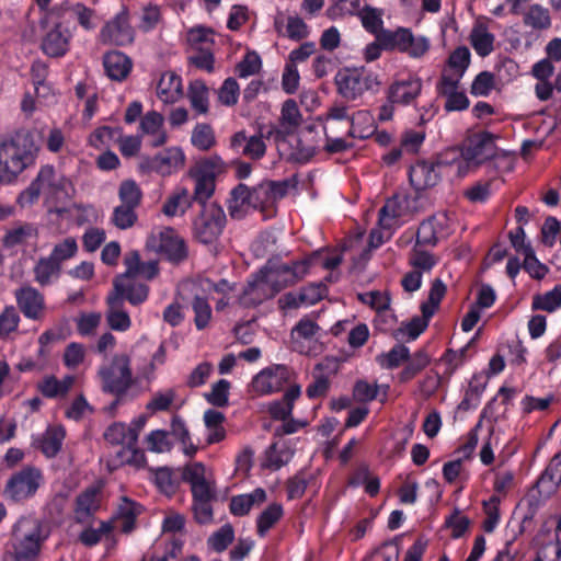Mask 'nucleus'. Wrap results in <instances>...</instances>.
I'll return each mask as SVG.
<instances>
[{
    "label": "nucleus",
    "mask_w": 561,
    "mask_h": 561,
    "mask_svg": "<svg viewBox=\"0 0 561 561\" xmlns=\"http://www.w3.org/2000/svg\"><path fill=\"white\" fill-rule=\"evenodd\" d=\"M104 438L113 445H122L131 448L137 445V434L129 431L124 423H114L107 427Z\"/></svg>",
    "instance_id": "obj_34"
},
{
    "label": "nucleus",
    "mask_w": 561,
    "mask_h": 561,
    "mask_svg": "<svg viewBox=\"0 0 561 561\" xmlns=\"http://www.w3.org/2000/svg\"><path fill=\"white\" fill-rule=\"evenodd\" d=\"M523 250V267L531 277L541 279L546 276L548 268L540 263L533 252V248H520Z\"/></svg>",
    "instance_id": "obj_53"
},
{
    "label": "nucleus",
    "mask_w": 561,
    "mask_h": 561,
    "mask_svg": "<svg viewBox=\"0 0 561 561\" xmlns=\"http://www.w3.org/2000/svg\"><path fill=\"white\" fill-rule=\"evenodd\" d=\"M136 31L130 24L129 10L122 5L121 10L107 21L100 31L103 44L126 46L134 42Z\"/></svg>",
    "instance_id": "obj_13"
},
{
    "label": "nucleus",
    "mask_w": 561,
    "mask_h": 561,
    "mask_svg": "<svg viewBox=\"0 0 561 561\" xmlns=\"http://www.w3.org/2000/svg\"><path fill=\"white\" fill-rule=\"evenodd\" d=\"M100 503L98 500V490L87 489L76 499L75 519L79 524H89L98 512Z\"/></svg>",
    "instance_id": "obj_24"
},
{
    "label": "nucleus",
    "mask_w": 561,
    "mask_h": 561,
    "mask_svg": "<svg viewBox=\"0 0 561 561\" xmlns=\"http://www.w3.org/2000/svg\"><path fill=\"white\" fill-rule=\"evenodd\" d=\"M410 351L402 344L394 345L388 353L379 356V363L388 369L396 368L402 360L409 359Z\"/></svg>",
    "instance_id": "obj_58"
},
{
    "label": "nucleus",
    "mask_w": 561,
    "mask_h": 561,
    "mask_svg": "<svg viewBox=\"0 0 561 561\" xmlns=\"http://www.w3.org/2000/svg\"><path fill=\"white\" fill-rule=\"evenodd\" d=\"M266 500V493L257 488L252 493L236 495L230 501V512L236 516L247 515L254 504H261Z\"/></svg>",
    "instance_id": "obj_30"
},
{
    "label": "nucleus",
    "mask_w": 561,
    "mask_h": 561,
    "mask_svg": "<svg viewBox=\"0 0 561 561\" xmlns=\"http://www.w3.org/2000/svg\"><path fill=\"white\" fill-rule=\"evenodd\" d=\"M192 197L187 188L176 187L165 199L162 213L167 217L183 216L192 206Z\"/></svg>",
    "instance_id": "obj_28"
},
{
    "label": "nucleus",
    "mask_w": 561,
    "mask_h": 561,
    "mask_svg": "<svg viewBox=\"0 0 561 561\" xmlns=\"http://www.w3.org/2000/svg\"><path fill=\"white\" fill-rule=\"evenodd\" d=\"M267 186L271 188V197L273 201V205L275 206L276 202L284 198L289 190H295L298 185V179L296 175H293L283 181H268L266 182Z\"/></svg>",
    "instance_id": "obj_59"
},
{
    "label": "nucleus",
    "mask_w": 561,
    "mask_h": 561,
    "mask_svg": "<svg viewBox=\"0 0 561 561\" xmlns=\"http://www.w3.org/2000/svg\"><path fill=\"white\" fill-rule=\"evenodd\" d=\"M454 165L455 159L449 161L442 157L432 162L417 161L415 164L410 167V184L415 191H423L434 187L440 181L442 175L446 169L453 168Z\"/></svg>",
    "instance_id": "obj_12"
},
{
    "label": "nucleus",
    "mask_w": 561,
    "mask_h": 561,
    "mask_svg": "<svg viewBox=\"0 0 561 561\" xmlns=\"http://www.w3.org/2000/svg\"><path fill=\"white\" fill-rule=\"evenodd\" d=\"M209 90L203 80H194L188 84L187 98L192 108L198 114L209 111Z\"/></svg>",
    "instance_id": "obj_32"
},
{
    "label": "nucleus",
    "mask_w": 561,
    "mask_h": 561,
    "mask_svg": "<svg viewBox=\"0 0 561 561\" xmlns=\"http://www.w3.org/2000/svg\"><path fill=\"white\" fill-rule=\"evenodd\" d=\"M104 392L116 397H124L133 383L130 359L126 354H117L110 365L99 370Z\"/></svg>",
    "instance_id": "obj_9"
},
{
    "label": "nucleus",
    "mask_w": 561,
    "mask_h": 561,
    "mask_svg": "<svg viewBox=\"0 0 561 561\" xmlns=\"http://www.w3.org/2000/svg\"><path fill=\"white\" fill-rule=\"evenodd\" d=\"M283 516V507L278 503L268 505L257 517V534L264 537L270 528H272Z\"/></svg>",
    "instance_id": "obj_41"
},
{
    "label": "nucleus",
    "mask_w": 561,
    "mask_h": 561,
    "mask_svg": "<svg viewBox=\"0 0 561 561\" xmlns=\"http://www.w3.org/2000/svg\"><path fill=\"white\" fill-rule=\"evenodd\" d=\"M19 308L23 314L33 320H38L44 309V297L35 288L24 286L15 291Z\"/></svg>",
    "instance_id": "obj_20"
},
{
    "label": "nucleus",
    "mask_w": 561,
    "mask_h": 561,
    "mask_svg": "<svg viewBox=\"0 0 561 561\" xmlns=\"http://www.w3.org/2000/svg\"><path fill=\"white\" fill-rule=\"evenodd\" d=\"M234 539V530L230 524H225L207 540V545L216 552L225 551Z\"/></svg>",
    "instance_id": "obj_47"
},
{
    "label": "nucleus",
    "mask_w": 561,
    "mask_h": 561,
    "mask_svg": "<svg viewBox=\"0 0 561 561\" xmlns=\"http://www.w3.org/2000/svg\"><path fill=\"white\" fill-rule=\"evenodd\" d=\"M422 87V80L414 76L396 80L388 88L387 100L401 106L410 105L420 95Z\"/></svg>",
    "instance_id": "obj_18"
},
{
    "label": "nucleus",
    "mask_w": 561,
    "mask_h": 561,
    "mask_svg": "<svg viewBox=\"0 0 561 561\" xmlns=\"http://www.w3.org/2000/svg\"><path fill=\"white\" fill-rule=\"evenodd\" d=\"M404 203L405 201L399 196L386 201L378 211V220L370 230L367 245H382L390 241L400 225V219L405 214Z\"/></svg>",
    "instance_id": "obj_7"
},
{
    "label": "nucleus",
    "mask_w": 561,
    "mask_h": 561,
    "mask_svg": "<svg viewBox=\"0 0 561 561\" xmlns=\"http://www.w3.org/2000/svg\"><path fill=\"white\" fill-rule=\"evenodd\" d=\"M337 93L348 102L360 99L366 92L376 93L381 85L379 76L362 68H345L335 76Z\"/></svg>",
    "instance_id": "obj_6"
},
{
    "label": "nucleus",
    "mask_w": 561,
    "mask_h": 561,
    "mask_svg": "<svg viewBox=\"0 0 561 561\" xmlns=\"http://www.w3.org/2000/svg\"><path fill=\"white\" fill-rule=\"evenodd\" d=\"M262 60L255 51L248 53L237 65L236 71L240 78H248L260 71Z\"/></svg>",
    "instance_id": "obj_61"
},
{
    "label": "nucleus",
    "mask_w": 561,
    "mask_h": 561,
    "mask_svg": "<svg viewBox=\"0 0 561 561\" xmlns=\"http://www.w3.org/2000/svg\"><path fill=\"white\" fill-rule=\"evenodd\" d=\"M444 221L445 219L439 220L436 217L424 220L415 233L416 245H436L445 242L448 232L444 227Z\"/></svg>",
    "instance_id": "obj_22"
},
{
    "label": "nucleus",
    "mask_w": 561,
    "mask_h": 561,
    "mask_svg": "<svg viewBox=\"0 0 561 561\" xmlns=\"http://www.w3.org/2000/svg\"><path fill=\"white\" fill-rule=\"evenodd\" d=\"M192 308L195 313L194 322L198 330L207 327L211 318V308L205 298L196 296L192 302Z\"/></svg>",
    "instance_id": "obj_60"
},
{
    "label": "nucleus",
    "mask_w": 561,
    "mask_h": 561,
    "mask_svg": "<svg viewBox=\"0 0 561 561\" xmlns=\"http://www.w3.org/2000/svg\"><path fill=\"white\" fill-rule=\"evenodd\" d=\"M162 21L161 8L158 4L148 2L141 7L138 28L144 33L153 31Z\"/></svg>",
    "instance_id": "obj_36"
},
{
    "label": "nucleus",
    "mask_w": 561,
    "mask_h": 561,
    "mask_svg": "<svg viewBox=\"0 0 561 561\" xmlns=\"http://www.w3.org/2000/svg\"><path fill=\"white\" fill-rule=\"evenodd\" d=\"M164 118L156 112H147L140 121V129L144 134L150 136L149 145L153 148L162 146L167 141V135L161 130Z\"/></svg>",
    "instance_id": "obj_27"
},
{
    "label": "nucleus",
    "mask_w": 561,
    "mask_h": 561,
    "mask_svg": "<svg viewBox=\"0 0 561 561\" xmlns=\"http://www.w3.org/2000/svg\"><path fill=\"white\" fill-rule=\"evenodd\" d=\"M222 170V160L215 156L210 158H206L197 162L195 169L192 171L193 174H197L201 176H207V179H211L215 181L216 175Z\"/></svg>",
    "instance_id": "obj_56"
},
{
    "label": "nucleus",
    "mask_w": 561,
    "mask_h": 561,
    "mask_svg": "<svg viewBox=\"0 0 561 561\" xmlns=\"http://www.w3.org/2000/svg\"><path fill=\"white\" fill-rule=\"evenodd\" d=\"M290 376L284 365L265 368L256 374L251 382V389L256 394H267L279 391Z\"/></svg>",
    "instance_id": "obj_16"
},
{
    "label": "nucleus",
    "mask_w": 561,
    "mask_h": 561,
    "mask_svg": "<svg viewBox=\"0 0 561 561\" xmlns=\"http://www.w3.org/2000/svg\"><path fill=\"white\" fill-rule=\"evenodd\" d=\"M70 191L71 182L53 165L46 164L39 169L28 187L21 193L20 202L22 205H32L42 195L49 213L61 214L65 208L60 205H65L70 199Z\"/></svg>",
    "instance_id": "obj_4"
},
{
    "label": "nucleus",
    "mask_w": 561,
    "mask_h": 561,
    "mask_svg": "<svg viewBox=\"0 0 561 561\" xmlns=\"http://www.w3.org/2000/svg\"><path fill=\"white\" fill-rule=\"evenodd\" d=\"M229 216L232 219L241 220L245 218L254 209L250 187L243 183L234 186L229 194L227 201Z\"/></svg>",
    "instance_id": "obj_19"
},
{
    "label": "nucleus",
    "mask_w": 561,
    "mask_h": 561,
    "mask_svg": "<svg viewBox=\"0 0 561 561\" xmlns=\"http://www.w3.org/2000/svg\"><path fill=\"white\" fill-rule=\"evenodd\" d=\"M191 142L199 150L210 149L216 142L211 126L205 123L197 124L192 130Z\"/></svg>",
    "instance_id": "obj_44"
},
{
    "label": "nucleus",
    "mask_w": 561,
    "mask_h": 561,
    "mask_svg": "<svg viewBox=\"0 0 561 561\" xmlns=\"http://www.w3.org/2000/svg\"><path fill=\"white\" fill-rule=\"evenodd\" d=\"M48 533L43 523L31 516H22L12 526L10 545L15 561H33L41 551Z\"/></svg>",
    "instance_id": "obj_5"
},
{
    "label": "nucleus",
    "mask_w": 561,
    "mask_h": 561,
    "mask_svg": "<svg viewBox=\"0 0 561 561\" xmlns=\"http://www.w3.org/2000/svg\"><path fill=\"white\" fill-rule=\"evenodd\" d=\"M309 34V26L301 18L297 15L288 16L286 24V35L289 39L294 42H300L307 38Z\"/></svg>",
    "instance_id": "obj_57"
},
{
    "label": "nucleus",
    "mask_w": 561,
    "mask_h": 561,
    "mask_svg": "<svg viewBox=\"0 0 561 561\" xmlns=\"http://www.w3.org/2000/svg\"><path fill=\"white\" fill-rule=\"evenodd\" d=\"M42 481L43 476L39 469L30 466L24 467L8 479L3 495L14 503L26 501L36 494Z\"/></svg>",
    "instance_id": "obj_10"
},
{
    "label": "nucleus",
    "mask_w": 561,
    "mask_h": 561,
    "mask_svg": "<svg viewBox=\"0 0 561 561\" xmlns=\"http://www.w3.org/2000/svg\"><path fill=\"white\" fill-rule=\"evenodd\" d=\"M561 484V451L557 453L545 471L540 474L536 489L539 494L550 495L557 491Z\"/></svg>",
    "instance_id": "obj_23"
},
{
    "label": "nucleus",
    "mask_w": 561,
    "mask_h": 561,
    "mask_svg": "<svg viewBox=\"0 0 561 561\" xmlns=\"http://www.w3.org/2000/svg\"><path fill=\"white\" fill-rule=\"evenodd\" d=\"M350 125L347 135L353 138L366 139L375 131L374 117L365 110L353 113L350 117Z\"/></svg>",
    "instance_id": "obj_29"
},
{
    "label": "nucleus",
    "mask_w": 561,
    "mask_h": 561,
    "mask_svg": "<svg viewBox=\"0 0 561 561\" xmlns=\"http://www.w3.org/2000/svg\"><path fill=\"white\" fill-rule=\"evenodd\" d=\"M294 456V450L288 446L278 447L277 443L272 444L265 451L263 466L271 470H278L287 465Z\"/></svg>",
    "instance_id": "obj_35"
},
{
    "label": "nucleus",
    "mask_w": 561,
    "mask_h": 561,
    "mask_svg": "<svg viewBox=\"0 0 561 561\" xmlns=\"http://www.w3.org/2000/svg\"><path fill=\"white\" fill-rule=\"evenodd\" d=\"M75 383L73 376H66L61 380L55 376H47L38 383V390L46 398L64 397Z\"/></svg>",
    "instance_id": "obj_31"
},
{
    "label": "nucleus",
    "mask_w": 561,
    "mask_h": 561,
    "mask_svg": "<svg viewBox=\"0 0 561 561\" xmlns=\"http://www.w3.org/2000/svg\"><path fill=\"white\" fill-rule=\"evenodd\" d=\"M239 94V84L233 78H227L218 91L219 101L227 106L237 104Z\"/></svg>",
    "instance_id": "obj_63"
},
{
    "label": "nucleus",
    "mask_w": 561,
    "mask_h": 561,
    "mask_svg": "<svg viewBox=\"0 0 561 561\" xmlns=\"http://www.w3.org/2000/svg\"><path fill=\"white\" fill-rule=\"evenodd\" d=\"M38 151L34 135L27 129L0 136V183L15 182L20 174L35 164Z\"/></svg>",
    "instance_id": "obj_2"
},
{
    "label": "nucleus",
    "mask_w": 561,
    "mask_h": 561,
    "mask_svg": "<svg viewBox=\"0 0 561 561\" xmlns=\"http://www.w3.org/2000/svg\"><path fill=\"white\" fill-rule=\"evenodd\" d=\"M77 248H54L51 254L47 257H41L34 266L35 280L41 286L49 285L53 279H57L60 274L62 261L75 255Z\"/></svg>",
    "instance_id": "obj_14"
},
{
    "label": "nucleus",
    "mask_w": 561,
    "mask_h": 561,
    "mask_svg": "<svg viewBox=\"0 0 561 561\" xmlns=\"http://www.w3.org/2000/svg\"><path fill=\"white\" fill-rule=\"evenodd\" d=\"M227 217L221 206L209 204L194 220L193 230L198 242L210 244L217 240L226 226Z\"/></svg>",
    "instance_id": "obj_11"
},
{
    "label": "nucleus",
    "mask_w": 561,
    "mask_h": 561,
    "mask_svg": "<svg viewBox=\"0 0 561 561\" xmlns=\"http://www.w3.org/2000/svg\"><path fill=\"white\" fill-rule=\"evenodd\" d=\"M471 54L468 47H457L448 57L447 64L449 68L454 69V73H461L463 77L466 70L470 65Z\"/></svg>",
    "instance_id": "obj_54"
},
{
    "label": "nucleus",
    "mask_w": 561,
    "mask_h": 561,
    "mask_svg": "<svg viewBox=\"0 0 561 561\" xmlns=\"http://www.w3.org/2000/svg\"><path fill=\"white\" fill-rule=\"evenodd\" d=\"M157 95L165 104L175 103L183 95L181 77L173 71L162 73L157 84Z\"/></svg>",
    "instance_id": "obj_25"
},
{
    "label": "nucleus",
    "mask_w": 561,
    "mask_h": 561,
    "mask_svg": "<svg viewBox=\"0 0 561 561\" xmlns=\"http://www.w3.org/2000/svg\"><path fill=\"white\" fill-rule=\"evenodd\" d=\"M113 529L111 522H101L99 528L88 527L80 535L79 540L85 547L98 545L102 537L110 534Z\"/></svg>",
    "instance_id": "obj_50"
},
{
    "label": "nucleus",
    "mask_w": 561,
    "mask_h": 561,
    "mask_svg": "<svg viewBox=\"0 0 561 561\" xmlns=\"http://www.w3.org/2000/svg\"><path fill=\"white\" fill-rule=\"evenodd\" d=\"M72 34L61 23H56L42 38L41 49L50 58L65 56L70 47Z\"/></svg>",
    "instance_id": "obj_17"
},
{
    "label": "nucleus",
    "mask_w": 561,
    "mask_h": 561,
    "mask_svg": "<svg viewBox=\"0 0 561 561\" xmlns=\"http://www.w3.org/2000/svg\"><path fill=\"white\" fill-rule=\"evenodd\" d=\"M184 161L183 150L179 147H170L153 157L142 159L140 169L145 172H156L165 176L181 168Z\"/></svg>",
    "instance_id": "obj_15"
},
{
    "label": "nucleus",
    "mask_w": 561,
    "mask_h": 561,
    "mask_svg": "<svg viewBox=\"0 0 561 561\" xmlns=\"http://www.w3.org/2000/svg\"><path fill=\"white\" fill-rule=\"evenodd\" d=\"M118 197L124 206L137 208L141 202L142 192L134 180H125L118 188Z\"/></svg>",
    "instance_id": "obj_45"
},
{
    "label": "nucleus",
    "mask_w": 561,
    "mask_h": 561,
    "mask_svg": "<svg viewBox=\"0 0 561 561\" xmlns=\"http://www.w3.org/2000/svg\"><path fill=\"white\" fill-rule=\"evenodd\" d=\"M65 436H66V432L62 426H60V425L49 426L35 440L34 445L47 458H54L60 451Z\"/></svg>",
    "instance_id": "obj_26"
},
{
    "label": "nucleus",
    "mask_w": 561,
    "mask_h": 561,
    "mask_svg": "<svg viewBox=\"0 0 561 561\" xmlns=\"http://www.w3.org/2000/svg\"><path fill=\"white\" fill-rule=\"evenodd\" d=\"M524 24L534 30H547L551 25L549 10L540 4H533L524 14Z\"/></svg>",
    "instance_id": "obj_37"
},
{
    "label": "nucleus",
    "mask_w": 561,
    "mask_h": 561,
    "mask_svg": "<svg viewBox=\"0 0 561 561\" xmlns=\"http://www.w3.org/2000/svg\"><path fill=\"white\" fill-rule=\"evenodd\" d=\"M124 264L126 272L114 279V289L107 297V305L123 304L124 298L134 306L142 304L148 297L149 288L133 278L142 276L152 279L158 274L157 261L142 262L138 251H130L125 256Z\"/></svg>",
    "instance_id": "obj_3"
},
{
    "label": "nucleus",
    "mask_w": 561,
    "mask_h": 561,
    "mask_svg": "<svg viewBox=\"0 0 561 561\" xmlns=\"http://www.w3.org/2000/svg\"><path fill=\"white\" fill-rule=\"evenodd\" d=\"M37 229L30 224H25L9 230L4 237V245H18L35 242Z\"/></svg>",
    "instance_id": "obj_39"
},
{
    "label": "nucleus",
    "mask_w": 561,
    "mask_h": 561,
    "mask_svg": "<svg viewBox=\"0 0 561 561\" xmlns=\"http://www.w3.org/2000/svg\"><path fill=\"white\" fill-rule=\"evenodd\" d=\"M470 43L479 56L485 57L493 50L494 35L485 28H474L470 35Z\"/></svg>",
    "instance_id": "obj_46"
},
{
    "label": "nucleus",
    "mask_w": 561,
    "mask_h": 561,
    "mask_svg": "<svg viewBox=\"0 0 561 561\" xmlns=\"http://www.w3.org/2000/svg\"><path fill=\"white\" fill-rule=\"evenodd\" d=\"M230 382L226 379H220L213 385L209 393L205 394L206 400L214 407L224 408L228 404V394Z\"/></svg>",
    "instance_id": "obj_55"
},
{
    "label": "nucleus",
    "mask_w": 561,
    "mask_h": 561,
    "mask_svg": "<svg viewBox=\"0 0 561 561\" xmlns=\"http://www.w3.org/2000/svg\"><path fill=\"white\" fill-rule=\"evenodd\" d=\"M360 10V0H339L327 9V14L330 19L336 20L345 15H358Z\"/></svg>",
    "instance_id": "obj_49"
},
{
    "label": "nucleus",
    "mask_w": 561,
    "mask_h": 561,
    "mask_svg": "<svg viewBox=\"0 0 561 561\" xmlns=\"http://www.w3.org/2000/svg\"><path fill=\"white\" fill-rule=\"evenodd\" d=\"M270 192L271 188L267 186L266 182L250 187L254 209L260 210L264 218L275 215V206L273 205Z\"/></svg>",
    "instance_id": "obj_33"
},
{
    "label": "nucleus",
    "mask_w": 561,
    "mask_h": 561,
    "mask_svg": "<svg viewBox=\"0 0 561 561\" xmlns=\"http://www.w3.org/2000/svg\"><path fill=\"white\" fill-rule=\"evenodd\" d=\"M382 10L365 5L362 8L358 16L360 18L363 27L367 32L375 34L382 27Z\"/></svg>",
    "instance_id": "obj_48"
},
{
    "label": "nucleus",
    "mask_w": 561,
    "mask_h": 561,
    "mask_svg": "<svg viewBox=\"0 0 561 561\" xmlns=\"http://www.w3.org/2000/svg\"><path fill=\"white\" fill-rule=\"evenodd\" d=\"M311 260L294 261L291 264L268 260L252 282L243 289L242 304L247 307L260 305L286 287L301 280L308 273Z\"/></svg>",
    "instance_id": "obj_1"
},
{
    "label": "nucleus",
    "mask_w": 561,
    "mask_h": 561,
    "mask_svg": "<svg viewBox=\"0 0 561 561\" xmlns=\"http://www.w3.org/2000/svg\"><path fill=\"white\" fill-rule=\"evenodd\" d=\"M192 176L195 180V187L193 195H191L192 201L198 203L204 207H207V201L214 195L216 183L211 179H207V176H201L197 174H193Z\"/></svg>",
    "instance_id": "obj_40"
},
{
    "label": "nucleus",
    "mask_w": 561,
    "mask_h": 561,
    "mask_svg": "<svg viewBox=\"0 0 561 561\" xmlns=\"http://www.w3.org/2000/svg\"><path fill=\"white\" fill-rule=\"evenodd\" d=\"M495 136L480 131L470 136L461 149L462 160H455L458 173L463 175L469 164L479 165L496 154Z\"/></svg>",
    "instance_id": "obj_8"
},
{
    "label": "nucleus",
    "mask_w": 561,
    "mask_h": 561,
    "mask_svg": "<svg viewBox=\"0 0 561 561\" xmlns=\"http://www.w3.org/2000/svg\"><path fill=\"white\" fill-rule=\"evenodd\" d=\"M136 208L119 205L114 208L112 222L119 229L130 228L137 220Z\"/></svg>",
    "instance_id": "obj_62"
},
{
    "label": "nucleus",
    "mask_w": 561,
    "mask_h": 561,
    "mask_svg": "<svg viewBox=\"0 0 561 561\" xmlns=\"http://www.w3.org/2000/svg\"><path fill=\"white\" fill-rule=\"evenodd\" d=\"M147 245H185V240L172 227H161L152 231Z\"/></svg>",
    "instance_id": "obj_43"
},
{
    "label": "nucleus",
    "mask_w": 561,
    "mask_h": 561,
    "mask_svg": "<svg viewBox=\"0 0 561 561\" xmlns=\"http://www.w3.org/2000/svg\"><path fill=\"white\" fill-rule=\"evenodd\" d=\"M471 520L467 516L460 515V511L455 508L454 512L446 517L444 526L451 529V538L458 539L469 529Z\"/></svg>",
    "instance_id": "obj_51"
},
{
    "label": "nucleus",
    "mask_w": 561,
    "mask_h": 561,
    "mask_svg": "<svg viewBox=\"0 0 561 561\" xmlns=\"http://www.w3.org/2000/svg\"><path fill=\"white\" fill-rule=\"evenodd\" d=\"M561 307V284L554 286L550 291L543 295H536L533 298V310H543L553 312Z\"/></svg>",
    "instance_id": "obj_38"
},
{
    "label": "nucleus",
    "mask_w": 561,
    "mask_h": 561,
    "mask_svg": "<svg viewBox=\"0 0 561 561\" xmlns=\"http://www.w3.org/2000/svg\"><path fill=\"white\" fill-rule=\"evenodd\" d=\"M103 67L111 80L122 82L129 76L133 61L124 53L112 50L103 56Z\"/></svg>",
    "instance_id": "obj_21"
},
{
    "label": "nucleus",
    "mask_w": 561,
    "mask_h": 561,
    "mask_svg": "<svg viewBox=\"0 0 561 561\" xmlns=\"http://www.w3.org/2000/svg\"><path fill=\"white\" fill-rule=\"evenodd\" d=\"M20 322V316L13 306H8L0 313V337L8 336L15 331Z\"/></svg>",
    "instance_id": "obj_64"
},
{
    "label": "nucleus",
    "mask_w": 561,
    "mask_h": 561,
    "mask_svg": "<svg viewBox=\"0 0 561 561\" xmlns=\"http://www.w3.org/2000/svg\"><path fill=\"white\" fill-rule=\"evenodd\" d=\"M123 304L116 306L108 305L106 319L111 329L116 331H126L130 327V318L127 312L122 310Z\"/></svg>",
    "instance_id": "obj_52"
},
{
    "label": "nucleus",
    "mask_w": 561,
    "mask_h": 561,
    "mask_svg": "<svg viewBox=\"0 0 561 561\" xmlns=\"http://www.w3.org/2000/svg\"><path fill=\"white\" fill-rule=\"evenodd\" d=\"M409 264L421 273L430 272L438 262V259L431 252L421 248H413L409 253Z\"/></svg>",
    "instance_id": "obj_42"
}]
</instances>
